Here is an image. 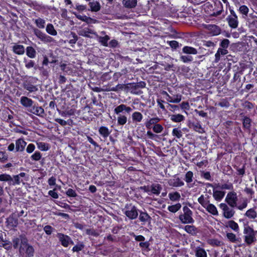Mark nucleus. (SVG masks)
Instances as JSON below:
<instances>
[{
    "instance_id": "obj_60",
    "label": "nucleus",
    "mask_w": 257,
    "mask_h": 257,
    "mask_svg": "<svg viewBox=\"0 0 257 257\" xmlns=\"http://www.w3.org/2000/svg\"><path fill=\"white\" fill-rule=\"evenodd\" d=\"M251 119L248 117H244L243 121V126L247 129H249L250 127Z\"/></svg>"
},
{
    "instance_id": "obj_37",
    "label": "nucleus",
    "mask_w": 257,
    "mask_h": 257,
    "mask_svg": "<svg viewBox=\"0 0 257 257\" xmlns=\"http://www.w3.org/2000/svg\"><path fill=\"white\" fill-rule=\"evenodd\" d=\"M225 192L219 190H213V196L217 201L221 200L224 196Z\"/></svg>"
},
{
    "instance_id": "obj_42",
    "label": "nucleus",
    "mask_w": 257,
    "mask_h": 257,
    "mask_svg": "<svg viewBox=\"0 0 257 257\" xmlns=\"http://www.w3.org/2000/svg\"><path fill=\"white\" fill-rule=\"evenodd\" d=\"M215 188L219 189L231 190L233 188V186L231 183L217 184L215 185Z\"/></svg>"
},
{
    "instance_id": "obj_4",
    "label": "nucleus",
    "mask_w": 257,
    "mask_h": 257,
    "mask_svg": "<svg viewBox=\"0 0 257 257\" xmlns=\"http://www.w3.org/2000/svg\"><path fill=\"white\" fill-rule=\"evenodd\" d=\"M124 214L130 219H136L138 216V209L132 204L125 205L123 210Z\"/></svg>"
},
{
    "instance_id": "obj_14",
    "label": "nucleus",
    "mask_w": 257,
    "mask_h": 257,
    "mask_svg": "<svg viewBox=\"0 0 257 257\" xmlns=\"http://www.w3.org/2000/svg\"><path fill=\"white\" fill-rule=\"evenodd\" d=\"M28 111L40 117H43L45 114L44 109L41 107L33 105L31 108L28 109Z\"/></svg>"
},
{
    "instance_id": "obj_48",
    "label": "nucleus",
    "mask_w": 257,
    "mask_h": 257,
    "mask_svg": "<svg viewBox=\"0 0 257 257\" xmlns=\"http://www.w3.org/2000/svg\"><path fill=\"white\" fill-rule=\"evenodd\" d=\"M169 197L171 201H175L180 199L181 196L178 192L170 193L169 194Z\"/></svg>"
},
{
    "instance_id": "obj_63",
    "label": "nucleus",
    "mask_w": 257,
    "mask_h": 257,
    "mask_svg": "<svg viewBox=\"0 0 257 257\" xmlns=\"http://www.w3.org/2000/svg\"><path fill=\"white\" fill-rule=\"evenodd\" d=\"M229 43L228 39H224L221 41L219 45L221 48L227 49L229 46Z\"/></svg>"
},
{
    "instance_id": "obj_55",
    "label": "nucleus",
    "mask_w": 257,
    "mask_h": 257,
    "mask_svg": "<svg viewBox=\"0 0 257 257\" xmlns=\"http://www.w3.org/2000/svg\"><path fill=\"white\" fill-rule=\"evenodd\" d=\"M60 114L63 117L71 116L74 114V110L72 109L59 112Z\"/></svg>"
},
{
    "instance_id": "obj_59",
    "label": "nucleus",
    "mask_w": 257,
    "mask_h": 257,
    "mask_svg": "<svg viewBox=\"0 0 257 257\" xmlns=\"http://www.w3.org/2000/svg\"><path fill=\"white\" fill-rule=\"evenodd\" d=\"M239 11L240 14L247 16L249 9L245 5H242L239 8Z\"/></svg>"
},
{
    "instance_id": "obj_38",
    "label": "nucleus",
    "mask_w": 257,
    "mask_h": 257,
    "mask_svg": "<svg viewBox=\"0 0 257 257\" xmlns=\"http://www.w3.org/2000/svg\"><path fill=\"white\" fill-rule=\"evenodd\" d=\"M170 119L175 122H180L185 119V117L181 114H173L170 115Z\"/></svg>"
},
{
    "instance_id": "obj_22",
    "label": "nucleus",
    "mask_w": 257,
    "mask_h": 257,
    "mask_svg": "<svg viewBox=\"0 0 257 257\" xmlns=\"http://www.w3.org/2000/svg\"><path fill=\"white\" fill-rule=\"evenodd\" d=\"M199 51H198V53H200L197 54L199 55H197V57H196L195 60L194 61V63H200V62L203 60V57L208 54V52H206V50L205 49L201 48V47H200L199 48Z\"/></svg>"
},
{
    "instance_id": "obj_26",
    "label": "nucleus",
    "mask_w": 257,
    "mask_h": 257,
    "mask_svg": "<svg viewBox=\"0 0 257 257\" xmlns=\"http://www.w3.org/2000/svg\"><path fill=\"white\" fill-rule=\"evenodd\" d=\"M244 215L249 219L254 220L257 217V212L254 208H251L246 211Z\"/></svg>"
},
{
    "instance_id": "obj_45",
    "label": "nucleus",
    "mask_w": 257,
    "mask_h": 257,
    "mask_svg": "<svg viewBox=\"0 0 257 257\" xmlns=\"http://www.w3.org/2000/svg\"><path fill=\"white\" fill-rule=\"evenodd\" d=\"M35 24L39 29H44L45 26V21L40 18H39L35 20Z\"/></svg>"
},
{
    "instance_id": "obj_31",
    "label": "nucleus",
    "mask_w": 257,
    "mask_h": 257,
    "mask_svg": "<svg viewBox=\"0 0 257 257\" xmlns=\"http://www.w3.org/2000/svg\"><path fill=\"white\" fill-rule=\"evenodd\" d=\"M194 251L196 257H207L205 250L202 247L199 246L196 247Z\"/></svg>"
},
{
    "instance_id": "obj_10",
    "label": "nucleus",
    "mask_w": 257,
    "mask_h": 257,
    "mask_svg": "<svg viewBox=\"0 0 257 257\" xmlns=\"http://www.w3.org/2000/svg\"><path fill=\"white\" fill-rule=\"evenodd\" d=\"M146 83L144 81H140L137 83H129L125 86L126 88L129 89L133 93L138 94L136 90L138 88H143L146 87Z\"/></svg>"
},
{
    "instance_id": "obj_33",
    "label": "nucleus",
    "mask_w": 257,
    "mask_h": 257,
    "mask_svg": "<svg viewBox=\"0 0 257 257\" xmlns=\"http://www.w3.org/2000/svg\"><path fill=\"white\" fill-rule=\"evenodd\" d=\"M14 52L18 55H22L25 53V48L21 45L15 44L13 47Z\"/></svg>"
},
{
    "instance_id": "obj_50",
    "label": "nucleus",
    "mask_w": 257,
    "mask_h": 257,
    "mask_svg": "<svg viewBox=\"0 0 257 257\" xmlns=\"http://www.w3.org/2000/svg\"><path fill=\"white\" fill-rule=\"evenodd\" d=\"M110 39V37L108 35H105L104 37H100L99 38V42L103 46H108V41Z\"/></svg>"
},
{
    "instance_id": "obj_12",
    "label": "nucleus",
    "mask_w": 257,
    "mask_h": 257,
    "mask_svg": "<svg viewBox=\"0 0 257 257\" xmlns=\"http://www.w3.org/2000/svg\"><path fill=\"white\" fill-rule=\"evenodd\" d=\"M58 61L57 57L54 56L52 52L48 53L43 55L42 64H48V63H55Z\"/></svg>"
},
{
    "instance_id": "obj_15",
    "label": "nucleus",
    "mask_w": 257,
    "mask_h": 257,
    "mask_svg": "<svg viewBox=\"0 0 257 257\" xmlns=\"http://www.w3.org/2000/svg\"><path fill=\"white\" fill-rule=\"evenodd\" d=\"M79 34L81 36L89 38H92L93 37L92 35H97L96 32L89 28H84L82 29L80 31Z\"/></svg>"
},
{
    "instance_id": "obj_24",
    "label": "nucleus",
    "mask_w": 257,
    "mask_h": 257,
    "mask_svg": "<svg viewBox=\"0 0 257 257\" xmlns=\"http://www.w3.org/2000/svg\"><path fill=\"white\" fill-rule=\"evenodd\" d=\"M160 119L158 117H153L151 118L150 119H147V120L145 122V125L147 128L151 129L153 127L152 125L156 124L158 122H159Z\"/></svg>"
},
{
    "instance_id": "obj_8",
    "label": "nucleus",
    "mask_w": 257,
    "mask_h": 257,
    "mask_svg": "<svg viewBox=\"0 0 257 257\" xmlns=\"http://www.w3.org/2000/svg\"><path fill=\"white\" fill-rule=\"evenodd\" d=\"M33 31L37 37L44 42L50 43L53 40L52 37L46 35L44 33H43L37 28H34Z\"/></svg>"
},
{
    "instance_id": "obj_49",
    "label": "nucleus",
    "mask_w": 257,
    "mask_h": 257,
    "mask_svg": "<svg viewBox=\"0 0 257 257\" xmlns=\"http://www.w3.org/2000/svg\"><path fill=\"white\" fill-rule=\"evenodd\" d=\"M38 148L43 151H46L49 149V145L44 142H38L37 143Z\"/></svg>"
},
{
    "instance_id": "obj_29",
    "label": "nucleus",
    "mask_w": 257,
    "mask_h": 257,
    "mask_svg": "<svg viewBox=\"0 0 257 257\" xmlns=\"http://www.w3.org/2000/svg\"><path fill=\"white\" fill-rule=\"evenodd\" d=\"M162 189V187L159 184H153L151 186V192L157 195L160 193Z\"/></svg>"
},
{
    "instance_id": "obj_6",
    "label": "nucleus",
    "mask_w": 257,
    "mask_h": 257,
    "mask_svg": "<svg viewBox=\"0 0 257 257\" xmlns=\"http://www.w3.org/2000/svg\"><path fill=\"white\" fill-rule=\"evenodd\" d=\"M220 208L222 209L223 212V216L226 219H230L232 218L234 214L235 211L232 207L228 206L225 203H220L219 205Z\"/></svg>"
},
{
    "instance_id": "obj_64",
    "label": "nucleus",
    "mask_w": 257,
    "mask_h": 257,
    "mask_svg": "<svg viewBox=\"0 0 257 257\" xmlns=\"http://www.w3.org/2000/svg\"><path fill=\"white\" fill-rule=\"evenodd\" d=\"M41 157V154L39 152H35V153L31 157L32 160L36 161H39Z\"/></svg>"
},
{
    "instance_id": "obj_36",
    "label": "nucleus",
    "mask_w": 257,
    "mask_h": 257,
    "mask_svg": "<svg viewBox=\"0 0 257 257\" xmlns=\"http://www.w3.org/2000/svg\"><path fill=\"white\" fill-rule=\"evenodd\" d=\"M132 117L133 121L136 123L141 122L143 118V114L139 111L133 113Z\"/></svg>"
},
{
    "instance_id": "obj_19",
    "label": "nucleus",
    "mask_w": 257,
    "mask_h": 257,
    "mask_svg": "<svg viewBox=\"0 0 257 257\" xmlns=\"http://www.w3.org/2000/svg\"><path fill=\"white\" fill-rule=\"evenodd\" d=\"M226 237L230 242L235 243H240L241 242V239L240 237H238L236 235L232 232H227L226 233Z\"/></svg>"
},
{
    "instance_id": "obj_16",
    "label": "nucleus",
    "mask_w": 257,
    "mask_h": 257,
    "mask_svg": "<svg viewBox=\"0 0 257 257\" xmlns=\"http://www.w3.org/2000/svg\"><path fill=\"white\" fill-rule=\"evenodd\" d=\"M20 103L24 107L30 109L33 105L34 101L27 96H22L20 99Z\"/></svg>"
},
{
    "instance_id": "obj_18",
    "label": "nucleus",
    "mask_w": 257,
    "mask_h": 257,
    "mask_svg": "<svg viewBox=\"0 0 257 257\" xmlns=\"http://www.w3.org/2000/svg\"><path fill=\"white\" fill-rule=\"evenodd\" d=\"M124 110L127 113H129L132 111V109L130 107L127 106L126 105L122 104L114 108V111L115 113L118 114Z\"/></svg>"
},
{
    "instance_id": "obj_5",
    "label": "nucleus",
    "mask_w": 257,
    "mask_h": 257,
    "mask_svg": "<svg viewBox=\"0 0 257 257\" xmlns=\"http://www.w3.org/2000/svg\"><path fill=\"white\" fill-rule=\"evenodd\" d=\"M37 79L34 77H29L24 80L23 83V87L29 92H33L38 91L37 87L34 85L36 83Z\"/></svg>"
},
{
    "instance_id": "obj_54",
    "label": "nucleus",
    "mask_w": 257,
    "mask_h": 257,
    "mask_svg": "<svg viewBox=\"0 0 257 257\" xmlns=\"http://www.w3.org/2000/svg\"><path fill=\"white\" fill-rule=\"evenodd\" d=\"M124 85H123V84H117L115 87H111L110 89H103V90L104 91H119L120 90H122L124 88Z\"/></svg>"
},
{
    "instance_id": "obj_34",
    "label": "nucleus",
    "mask_w": 257,
    "mask_h": 257,
    "mask_svg": "<svg viewBox=\"0 0 257 257\" xmlns=\"http://www.w3.org/2000/svg\"><path fill=\"white\" fill-rule=\"evenodd\" d=\"M206 208V210L209 212L210 213L212 214L213 215H218V212L217 211V209L215 206L212 204H208L207 206L205 207Z\"/></svg>"
},
{
    "instance_id": "obj_9",
    "label": "nucleus",
    "mask_w": 257,
    "mask_h": 257,
    "mask_svg": "<svg viewBox=\"0 0 257 257\" xmlns=\"http://www.w3.org/2000/svg\"><path fill=\"white\" fill-rule=\"evenodd\" d=\"M230 13L231 15L228 16L226 20L229 27L235 29L237 27L238 24L237 17L233 10L230 11Z\"/></svg>"
},
{
    "instance_id": "obj_58",
    "label": "nucleus",
    "mask_w": 257,
    "mask_h": 257,
    "mask_svg": "<svg viewBox=\"0 0 257 257\" xmlns=\"http://www.w3.org/2000/svg\"><path fill=\"white\" fill-rule=\"evenodd\" d=\"M172 135L177 138L180 139L182 137V132L179 128H174L172 131Z\"/></svg>"
},
{
    "instance_id": "obj_25",
    "label": "nucleus",
    "mask_w": 257,
    "mask_h": 257,
    "mask_svg": "<svg viewBox=\"0 0 257 257\" xmlns=\"http://www.w3.org/2000/svg\"><path fill=\"white\" fill-rule=\"evenodd\" d=\"M182 52L185 54L191 55V54H197L198 53V51L195 49V48H193L191 46H185L183 47L182 48Z\"/></svg>"
},
{
    "instance_id": "obj_30",
    "label": "nucleus",
    "mask_w": 257,
    "mask_h": 257,
    "mask_svg": "<svg viewBox=\"0 0 257 257\" xmlns=\"http://www.w3.org/2000/svg\"><path fill=\"white\" fill-rule=\"evenodd\" d=\"M226 226L230 228L235 232H238L239 231V227L238 224L234 220H231L228 221Z\"/></svg>"
},
{
    "instance_id": "obj_35",
    "label": "nucleus",
    "mask_w": 257,
    "mask_h": 257,
    "mask_svg": "<svg viewBox=\"0 0 257 257\" xmlns=\"http://www.w3.org/2000/svg\"><path fill=\"white\" fill-rule=\"evenodd\" d=\"M207 242L209 245L212 246H220L223 245L222 241L216 239V238H210L207 240Z\"/></svg>"
},
{
    "instance_id": "obj_2",
    "label": "nucleus",
    "mask_w": 257,
    "mask_h": 257,
    "mask_svg": "<svg viewBox=\"0 0 257 257\" xmlns=\"http://www.w3.org/2000/svg\"><path fill=\"white\" fill-rule=\"evenodd\" d=\"M19 252V257H33L34 254L35 249L27 241H21Z\"/></svg>"
},
{
    "instance_id": "obj_21",
    "label": "nucleus",
    "mask_w": 257,
    "mask_h": 257,
    "mask_svg": "<svg viewBox=\"0 0 257 257\" xmlns=\"http://www.w3.org/2000/svg\"><path fill=\"white\" fill-rule=\"evenodd\" d=\"M27 143L22 139H19L16 142V149L17 152H22L24 150Z\"/></svg>"
},
{
    "instance_id": "obj_39",
    "label": "nucleus",
    "mask_w": 257,
    "mask_h": 257,
    "mask_svg": "<svg viewBox=\"0 0 257 257\" xmlns=\"http://www.w3.org/2000/svg\"><path fill=\"white\" fill-rule=\"evenodd\" d=\"M139 219L141 222H146L151 220V217L146 212H140Z\"/></svg>"
},
{
    "instance_id": "obj_53",
    "label": "nucleus",
    "mask_w": 257,
    "mask_h": 257,
    "mask_svg": "<svg viewBox=\"0 0 257 257\" xmlns=\"http://www.w3.org/2000/svg\"><path fill=\"white\" fill-rule=\"evenodd\" d=\"M127 117L125 115H119L117 117V123L119 125H123L126 123Z\"/></svg>"
},
{
    "instance_id": "obj_46",
    "label": "nucleus",
    "mask_w": 257,
    "mask_h": 257,
    "mask_svg": "<svg viewBox=\"0 0 257 257\" xmlns=\"http://www.w3.org/2000/svg\"><path fill=\"white\" fill-rule=\"evenodd\" d=\"M181 204L179 203H177L175 205L169 206L168 207V210L172 213H176L181 208Z\"/></svg>"
},
{
    "instance_id": "obj_7",
    "label": "nucleus",
    "mask_w": 257,
    "mask_h": 257,
    "mask_svg": "<svg viewBox=\"0 0 257 257\" xmlns=\"http://www.w3.org/2000/svg\"><path fill=\"white\" fill-rule=\"evenodd\" d=\"M225 201L231 207L236 206L237 196L236 192L234 191L229 192L225 198Z\"/></svg>"
},
{
    "instance_id": "obj_44",
    "label": "nucleus",
    "mask_w": 257,
    "mask_h": 257,
    "mask_svg": "<svg viewBox=\"0 0 257 257\" xmlns=\"http://www.w3.org/2000/svg\"><path fill=\"white\" fill-rule=\"evenodd\" d=\"M46 32L50 35L56 36L57 34V31L55 30L52 24H48L46 28Z\"/></svg>"
},
{
    "instance_id": "obj_40",
    "label": "nucleus",
    "mask_w": 257,
    "mask_h": 257,
    "mask_svg": "<svg viewBox=\"0 0 257 257\" xmlns=\"http://www.w3.org/2000/svg\"><path fill=\"white\" fill-rule=\"evenodd\" d=\"M184 230L188 233L194 235L197 233V228L193 226L187 225L184 227Z\"/></svg>"
},
{
    "instance_id": "obj_11",
    "label": "nucleus",
    "mask_w": 257,
    "mask_h": 257,
    "mask_svg": "<svg viewBox=\"0 0 257 257\" xmlns=\"http://www.w3.org/2000/svg\"><path fill=\"white\" fill-rule=\"evenodd\" d=\"M57 237H58L59 241L61 242V244L64 247L68 246L70 244H74L73 241L68 235L59 233L57 234Z\"/></svg>"
},
{
    "instance_id": "obj_47",
    "label": "nucleus",
    "mask_w": 257,
    "mask_h": 257,
    "mask_svg": "<svg viewBox=\"0 0 257 257\" xmlns=\"http://www.w3.org/2000/svg\"><path fill=\"white\" fill-rule=\"evenodd\" d=\"M0 181L8 182L10 185H11V182L13 181L12 177L8 174H3L0 175Z\"/></svg>"
},
{
    "instance_id": "obj_27",
    "label": "nucleus",
    "mask_w": 257,
    "mask_h": 257,
    "mask_svg": "<svg viewBox=\"0 0 257 257\" xmlns=\"http://www.w3.org/2000/svg\"><path fill=\"white\" fill-rule=\"evenodd\" d=\"M90 10L92 12H97L101 9V6L100 3L97 1H93L92 2H90L88 4Z\"/></svg>"
},
{
    "instance_id": "obj_32",
    "label": "nucleus",
    "mask_w": 257,
    "mask_h": 257,
    "mask_svg": "<svg viewBox=\"0 0 257 257\" xmlns=\"http://www.w3.org/2000/svg\"><path fill=\"white\" fill-rule=\"evenodd\" d=\"M123 5L126 8L132 9L136 7L137 0H123Z\"/></svg>"
},
{
    "instance_id": "obj_43",
    "label": "nucleus",
    "mask_w": 257,
    "mask_h": 257,
    "mask_svg": "<svg viewBox=\"0 0 257 257\" xmlns=\"http://www.w3.org/2000/svg\"><path fill=\"white\" fill-rule=\"evenodd\" d=\"M99 133L104 138H107L110 134L108 128L106 126H101L98 130Z\"/></svg>"
},
{
    "instance_id": "obj_13",
    "label": "nucleus",
    "mask_w": 257,
    "mask_h": 257,
    "mask_svg": "<svg viewBox=\"0 0 257 257\" xmlns=\"http://www.w3.org/2000/svg\"><path fill=\"white\" fill-rule=\"evenodd\" d=\"M60 69L63 72L69 75L79 74L74 65H60Z\"/></svg>"
},
{
    "instance_id": "obj_61",
    "label": "nucleus",
    "mask_w": 257,
    "mask_h": 257,
    "mask_svg": "<svg viewBox=\"0 0 257 257\" xmlns=\"http://www.w3.org/2000/svg\"><path fill=\"white\" fill-rule=\"evenodd\" d=\"M192 126L193 127V129L199 133H202L203 129L201 127V124L199 122L192 123Z\"/></svg>"
},
{
    "instance_id": "obj_1",
    "label": "nucleus",
    "mask_w": 257,
    "mask_h": 257,
    "mask_svg": "<svg viewBox=\"0 0 257 257\" xmlns=\"http://www.w3.org/2000/svg\"><path fill=\"white\" fill-rule=\"evenodd\" d=\"M243 233L244 241L247 245H250L257 240L255 236L256 231L249 225L244 226Z\"/></svg>"
},
{
    "instance_id": "obj_62",
    "label": "nucleus",
    "mask_w": 257,
    "mask_h": 257,
    "mask_svg": "<svg viewBox=\"0 0 257 257\" xmlns=\"http://www.w3.org/2000/svg\"><path fill=\"white\" fill-rule=\"evenodd\" d=\"M21 241L23 240L18 237L14 238L12 240L13 247L15 248H17L21 245Z\"/></svg>"
},
{
    "instance_id": "obj_17",
    "label": "nucleus",
    "mask_w": 257,
    "mask_h": 257,
    "mask_svg": "<svg viewBox=\"0 0 257 257\" xmlns=\"http://www.w3.org/2000/svg\"><path fill=\"white\" fill-rule=\"evenodd\" d=\"M207 29L209 31L210 34L212 36H217L221 33L220 27L215 25H208Z\"/></svg>"
},
{
    "instance_id": "obj_23",
    "label": "nucleus",
    "mask_w": 257,
    "mask_h": 257,
    "mask_svg": "<svg viewBox=\"0 0 257 257\" xmlns=\"http://www.w3.org/2000/svg\"><path fill=\"white\" fill-rule=\"evenodd\" d=\"M168 183L170 186L173 187H181L184 185V182L178 177L170 179Z\"/></svg>"
},
{
    "instance_id": "obj_3",
    "label": "nucleus",
    "mask_w": 257,
    "mask_h": 257,
    "mask_svg": "<svg viewBox=\"0 0 257 257\" xmlns=\"http://www.w3.org/2000/svg\"><path fill=\"white\" fill-rule=\"evenodd\" d=\"M183 213L180 214L179 216L180 221L183 224H192L194 222V220L192 217L193 212L187 206H185L183 207Z\"/></svg>"
},
{
    "instance_id": "obj_57",
    "label": "nucleus",
    "mask_w": 257,
    "mask_h": 257,
    "mask_svg": "<svg viewBox=\"0 0 257 257\" xmlns=\"http://www.w3.org/2000/svg\"><path fill=\"white\" fill-rule=\"evenodd\" d=\"M248 202L246 199H244L243 200V202L240 204H236V206H235L237 209H238L239 210H242L243 209H245L247 206Z\"/></svg>"
},
{
    "instance_id": "obj_41",
    "label": "nucleus",
    "mask_w": 257,
    "mask_h": 257,
    "mask_svg": "<svg viewBox=\"0 0 257 257\" xmlns=\"http://www.w3.org/2000/svg\"><path fill=\"white\" fill-rule=\"evenodd\" d=\"M26 54L29 57L33 58L36 56V52L33 47L28 46L26 48Z\"/></svg>"
},
{
    "instance_id": "obj_51",
    "label": "nucleus",
    "mask_w": 257,
    "mask_h": 257,
    "mask_svg": "<svg viewBox=\"0 0 257 257\" xmlns=\"http://www.w3.org/2000/svg\"><path fill=\"white\" fill-rule=\"evenodd\" d=\"M193 173L192 171H188L186 173L185 176V181L188 184L191 183L193 181Z\"/></svg>"
},
{
    "instance_id": "obj_28",
    "label": "nucleus",
    "mask_w": 257,
    "mask_h": 257,
    "mask_svg": "<svg viewBox=\"0 0 257 257\" xmlns=\"http://www.w3.org/2000/svg\"><path fill=\"white\" fill-rule=\"evenodd\" d=\"M209 196L206 195V196L203 195H201L198 198V202L204 207L205 208L207 205L209 203Z\"/></svg>"
},
{
    "instance_id": "obj_56",
    "label": "nucleus",
    "mask_w": 257,
    "mask_h": 257,
    "mask_svg": "<svg viewBox=\"0 0 257 257\" xmlns=\"http://www.w3.org/2000/svg\"><path fill=\"white\" fill-rule=\"evenodd\" d=\"M152 128L154 132L157 134L161 133L164 129L163 126L161 124H159L158 123L154 125L153 126Z\"/></svg>"
},
{
    "instance_id": "obj_20",
    "label": "nucleus",
    "mask_w": 257,
    "mask_h": 257,
    "mask_svg": "<svg viewBox=\"0 0 257 257\" xmlns=\"http://www.w3.org/2000/svg\"><path fill=\"white\" fill-rule=\"evenodd\" d=\"M165 93L166 94L167 96V101L172 102L178 103L180 102L182 99V96L180 94L174 95L173 96L169 95L166 92H165Z\"/></svg>"
},
{
    "instance_id": "obj_52",
    "label": "nucleus",
    "mask_w": 257,
    "mask_h": 257,
    "mask_svg": "<svg viewBox=\"0 0 257 257\" xmlns=\"http://www.w3.org/2000/svg\"><path fill=\"white\" fill-rule=\"evenodd\" d=\"M180 60L184 63H189L193 61L192 56L190 55H182L180 57Z\"/></svg>"
}]
</instances>
